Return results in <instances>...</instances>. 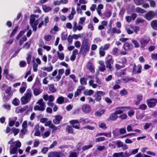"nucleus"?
Segmentation results:
<instances>
[{
	"label": "nucleus",
	"instance_id": "1",
	"mask_svg": "<svg viewBox=\"0 0 157 157\" xmlns=\"http://www.w3.org/2000/svg\"><path fill=\"white\" fill-rule=\"evenodd\" d=\"M90 44L87 39H85L82 42L79 52L81 54L85 56L87 52L90 50Z\"/></svg>",
	"mask_w": 157,
	"mask_h": 157
},
{
	"label": "nucleus",
	"instance_id": "2",
	"mask_svg": "<svg viewBox=\"0 0 157 157\" xmlns=\"http://www.w3.org/2000/svg\"><path fill=\"white\" fill-rule=\"evenodd\" d=\"M105 63L106 67L112 71L113 70L112 65L114 62V60L113 59V56L109 54L107 55L105 59Z\"/></svg>",
	"mask_w": 157,
	"mask_h": 157
},
{
	"label": "nucleus",
	"instance_id": "3",
	"mask_svg": "<svg viewBox=\"0 0 157 157\" xmlns=\"http://www.w3.org/2000/svg\"><path fill=\"white\" fill-rule=\"evenodd\" d=\"M37 103L39 104L40 105V106L37 105H35L34 107V109L35 111L39 110L43 111L45 110V106L44 103V102H43L42 99H40L37 102Z\"/></svg>",
	"mask_w": 157,
	"mask_h": 157
},
{
	"label": "nucleus",
	"instance_id": "4",
	"mask_svg": "<svg viewBox=\"0 0 157 157\" xmlns=\"http://www.w3.org/2000/svg\"><path fill=\"white\" fill-rule=\"evenodd\" d=\"M31 94L30 91L28 92L24 96L22 97L21 99V104L25 105L31 99Z\"/></svg>",
	"mask_w": 157,
	"mask_h": 157
},
{
	"label": "nucleus",
	"instance_id": "5",
	"mask_svg": "<svg viewBox=\"0 0 157 157\" xmlns=\"http://www.w3.org/2000/svg\"><path fill=\"white\" fill-rule=\"evenodd\" d=\"M48 157H66V156L60 151H52L48 153Z\"/></svg>",
	"mask_w": 157,
	"mask_h": 157
},
{
	"label": "nucleus",
	"instance_id": "6",
	"mask_svg": "<svg viewBox=\"0 0 157 157\" xmlns=\"http://www.w3.org/2000/svg\"><path fill=\"white\" fill-rule=\"evenodd\" d=\"M133 68L132 72V75H136V74H140L141 73L142 67L141 65L138 64L137 66L134 63L132 65Z\"/></svg>",
	"mask_w": 157,
	"mask_h": 157
},
{
	"label": "nucleus",
	"instance_id": "7",
	"mask_svg": "<svg viewBox=\"0 0 157 157\" xmlns=\"http://www.w3.org/2000/svg\"><path fill=\"white\" fill-rule=\"evenodd\" d=\"M105 94V93L103 91H98L96 92L94 97L95 98V100L96 101L100 102L102 96H103Z\"/></svg>",
	"mask_w": 157,
	"mask_h": 157
},
{
	"label": "nucleus",
	"instance_id": "8",
	"mask_svg": "<svg viewBox=\"0 0 157 157\" xmlns=\"http://www.w3.org/2000/svg\"><path fill=\"white\" fill-rule=\"evenodd\" d=\"M147 102L149 108H153L156 106L157 103V99L154 98L148 99L147 100Z\"/></svg>",
	"mask_w": 157,
	"mask_h": 157
},
{
	"label": "nucleus",
	"instance_id": "9",
	"mask_svg": "<svg viewBox=\"0 0 157 157\" xmlns=\"http://www.w3.org/2000/svg\"><path fill=\"white\" fill-rule=\"evenodd\" d=\"M150 40L149 37L147 36H144L142 38L140 41V43L141 48H144L149 42Z\"/></svg>",
	"mask_w": 157,
	"mask_h": 157
},
{
	"label": "nucleus",
	"instance_id": "10",
	"mask_svg": "<svg viewBox=\"0 0 157 157\" xmlns=\"http://www.w3.org/2000/svg\"><path fill=\"white\" fill-rule=\"evenodd\" d=\"M82 111L85 113H89L91 110V108L90 105L88 104H85L82 105L81 107Z\"/></svg>",
	"mask_w": 157,
	"mask_h": 157
},
{
	"label": "nucleus",
	"instance_id": "11",
	"mask_svg": "<svg viewBox=\"0 0 157 157\" xmlns=\"http://www.w3.org/2000/svg\"><path fill=\"white\" fill-rule=\"evenodd\" d=\"M70 123L72 125L73 128L79 129L80 128V124L78 121L77 120H72L69 121Z\"/></svg>",
	"mask_w": 157,
	"mask_h": 157
},
{
	"label": "nucleus",
	"instance_id": "12",
	"mask_svg": "<svg viewBox=\"0 0 157 157\" xmlns=\"http://www.w3.org/2000/svg\"><path fill=\"white\" fill-rule=\"evenodd\" d=\"M131 109V107L130 106L129 107H117L116 108V110L115 111V113L117 114H122L123 113V111L121 109Z\"/></svg>",
	"mask_w": 157,
	"mask_h": 157
},
{
	"label": "nucleus",
	"instance_id": "13",
	"mask_svg": "<svg viewBox=\"0 0 157 157\" xmlns=\"http://www.w3.org/2000/svg\"><path fill=\"white\" fill-rule=\"evenodd\" d=\"M153 11H150L145 14L144 17L147 20L150 21L154 18Z\"/></svg>",
	"mask_w": 157,
	"mask_h": 157
},
{
	"label": "nucleus",
	"instance_id": "14",
	"mask_svg": "<svg viewBox=\"0 0 157 157\" xmlns=\"http://www.w3.org/2000/svg\"><path fill=\"white\" fill-rule=\"evenodd\" d=\"M137 17V15L135 13H132L131 16H127L125 17L126 21L128 23L131 22L132 19L134 20Z\"/></svg>",
	"mask_w": 157,
	"mask_h": 157
},
{
	"label": "nucleus",
	"instance_id": "15",
	"mask_svg": "<svg viewBox=\"0 0 157 157\" xmlns=\"http://www.w3.org/2000/svg\"><path fill=\"white\" fill-rule=\"evenodd\" d=\"M55 119L53 120V122L55 124H59L63 118L61 115H57L55 116Z\"/></svg>",
	"mask_w": 157,
	"mask_h": 157
},
{
	"label": "nucleus",
	"instance_id": "16",
	"mask_svg": "<svg viewBox=\"0 0 157 157\" xmlns=\"http://www.w3.org/2000/svg\"><path fill=\"white\" fill-rule=\"evenodd\" d=\"M29 26H28L26 29H24L23 30L21 31L18 33L17 35L16 39L17 40H18L25 33V32L29 29Z\"/></svg>",
	"mask_w": 157,
	"mask_h": 157
},
{
	"label": "nucleus",
	"instance_id": "17",
	"mask_svg": "<svg viewBox=\"0 0 157 157\" xmlns=\"http://www.w3.org/2000/svg\"><path fill=\"white\" fill-rule=\"evenodd\" d=\"M86 67L91 73H94L95 72L94 66L91 62H89L87 63Z\"/></svg>",
	"mask_w": 157,
	"mask_h": 157
},
{
	"label": "nucleus",
	"instance_id": "18",
	"mask_svg": "<svg viewBox=\"0 0 157 157\" xmlns=\"http://www.w3.org/2000/svg\"><path fill=\"white\" fill-rule=\"evenodd\" d=\"M13 146V145H11L10 147V155L13 154H17V148L15 147H12Z\"/></svg>",
	"mask_w": 157,
	"mask_h": 157
},
{
	"label": "nucleus",
	"instance_id": "19",
	"mask_svg": "<svg viewBox=\"0 0 157 157\" xmlns=\"http://www.w3.org/2000/svg\"><path fill=\"white\" fill-rule=\"evenodd\" d=\"M132 44H130L128 43H125L123 45L124 49L125 51H128L132 49Z\"/></svg>",
	"mask_w": 157,
	"mask_h": 157
},
{
	"label": "nucleus",
	"instance_id": "20",
	"mask_svg": "<svg viewBox=\"0 0 157 157\" xmlns=\"http://www.w3.org/2000/svg\"><path fill=\"white\" fill-rule=\"evenodd\" d=\"M151 25L152 28L155 30H157V20H154L151 21Z\"/></svg>",
	"mask_w": 157,
	"mask_h": 157
},
{
	"label": "nucleus",
	"instance_id": "21",
	"mask_svg": "<svg viewBox=\"0 0 157 157\" xmlns=\"http://www.w3.org/2000/svg\"><path fill=\"white\" fill-rule=\"evenodd\" d=\"M118 118V116L115 113H113L110 115L109 119L112 121H115Z\"/></svg>",
	"mask_w": 157,
	"mask_h": 157
},
{
	"label": "nucleus",
	"instance_id": "22",
	"mask_svg": "<svg viewBox=\"0 0 157 157\" xmlns=\"http://www.w3.org/2000/svg\"><path fill=\"white\" fill-rule=\"evenodd\" d=\"M42 7L43 11L45 13H47L52 10V8L47 6L46 4L42 5Z\"/></svg>",
	"mask_w": 157,
	"mask_h": 157
},
{
	"label": "nucleus",
	"instance_id": "23",
	"mask_svg": "<svg viewBox=\"0 0 157 157\" xmlns=\"http://www.w3.org/2000/svg\"><path fill=\"white\" fill-rule=\"evenodd\" d=\"M94 93V90H86L84 91V94L86 96H90L93 94Z\"/></svg>",
	"mask_w": 157,
	"mask_h": 157
},
{
	"label": "nucleus",
	"instance_id": "24",
	"mask_svg": "<svg viewBox=\"0 0 157 157\" xmlns=\"http://www.w3.org/2000/svg\"><path fill=\"white\" fill-rule=\"evenodd\" d=\"M7 94V95H5L3 97L5 102L8 101L10 99L12 95L11 93Z\"/></svg>",
	"mask_w": 157,
	"mask_h": 157
},
{
	"label": "nucleus",
	"instance_id": "25",
	"mask_svg": "<svg viewBox=\"0 0 157 157\" xmlns=\"http://www.w3.org/2000/svg\"><path fill=\"white\" fill-rule=\"evenodd\" d=\"M124 81H125L126 82H127L129 81H131L132 82H137V81L135 78L131 77H127L123 79Z\"/></svg>",
	"mask_w": 157,
	"mask_h": 157
},
{
	"label": "nucleus",
	"instance_id": "26",
	"mask_svg": "<svg viewBox=\"0 0 157 157\" xmlns=\"http://www.w3.org/2000/svg\"><path fill=\"white\" fill-rule=\"evenodd\" d=\"M127 60L126 58L125 57H123L121 58L120 59V60L118 61V62L123 65H124L127 63Z\"/></svg>",
	"mask_w": 157,
	"mask_h": 157
},
{
	"label": "nucleus",
	"instance_id": "27",
	"mask_svg": "<svg viewBox=\"0 0 157 157\" xmlns=\"http://www.w3.org/2000/svg\"><path fill=\"white\" fill-rule=\"evenodd\" d=\"M105 50L103 49V47L101 46L99 49V55L100 57H103L105 56Z\"/></svg>",
	"mask_w": 157,
	"mask_h": 157
},
{
	"label": "nucleus",
	"instance_id": "28",
	"mask_svg": "<svg viewBox=\"0 0 157 157\" xmlns=\"http://www.w3.org/2000/svg\"><path fill=\"white\" fill-rule=\"evenodd\" d=\"M18 28L19 27L18 26H15V28L12 30V32L10 35V38L13 37V36L16 33L17 30L18 29Z\"/></svg>",
	"mask_w": 157,
	"mask_h": 157
},
{
	"label": "nucleus",
	"instance_id": "29",
	"mask_svg": "<svg viewBox=\"0 0 157 157\" xmlns=\"http://www.w3.org/2000/svg\"><path fill=\"white\" fill-rule=\"evenodd\" d=\"M64 100V98L62 96H60L58 98L56 101L59 104H61L63 103Z\"/></svg>",
	"mask_w": 157,
	"mask_h": 157
},
{
	"label": "nucleus",
	"instance_id": "30",
	"mask_svg": "<svg viewBox=\"0 0 157 157\" xmlns=\"http://www.w3.org/2000/svg\"><path fill=\"white\" fill-rule=\"evenodd\" d=\"M136 11L137 13H144L146 12V11L138 7L136 8Z\"/></svg>",
	"mask_w": 157,
	"mask_h": 157
},
{
	"label": "nucleus",
	"instance_id": "31",
	"mask_svg": "<svg viewBox=\"0 0 157 157\" xmlns=\"http://www.w3.org/2000/svg\"><path fill=\"white\" fill-rule=\"evenodd\" d=\"M31 55L32 54L31 52H29L27 54L26 59L28 64H29L30 63L32 57Z\"/></svg>",
	"mask_w": 157,
	"mask_h": 157
},
{
	"label": "nucleus",
	"instance_id": "32",
	"mask_svg": "<svg viewBox=\"0 0 157 157\" xmlns=\"http://www.w3.org/2000/svg\"><path fill=\"white\" fill-rule=\"evenodd\" d=\"M66 129L69 133L72 134L73 133L72 126L67 125L66 127Z\"/></svg>",
	"mask_w": 157,
	"mask_h": 157
},
{
	"label": "nucleus",
	"instance_id": "33",
	"mask_svg": "<svg viewBox=\"0 0 157 157\" xmlns=\"http://www.w3.org/2000/svg\"><path fill=\"white\" fill-rule=\"evenodd\" d=\"M49 90L51 93H55L56 91V90L55 88L54 85L51 84L49 86Z\"/></svg>",
	"mask_w": 157,
	"mask_h": 157
},
{
	"label": "nucleus",
	"instance_id": "34",
	"mask_svg": "<svg viewBox=\"0 0 157 157\" xmlns=\"http://www.w3.org/2000/svg\"><path fill=\"white\" fill-rule=\"evenodd\" d=\"M112 33L113 34L114 33L120 34L121 33V31L120 29H117L115 27H113L112 29Z\"/></svg>",
	"mask_w": 157,
	"mask_h": 157
},
{
	"label": "nucleus",
	"instance_id": "35",
	"mask_svg": "<svg viewBox=\"0 0 157 157\" xmlns=\"http://www.w3.org/2000/svg\"><path fill=\"white\" fill-rule=\"evenodd\" d=\"M87 79L84 77L80 79V82L82 85H86L87 84Z\"/></svg>",
	"mask_w": 157,
	"mask_h": 157
},
{
	"label": "nucleus",
	"instance_id": "36",
	"mask_svg": "<svg viewBox=\"0 0 157 157\" xmlns=\"http://www.w3.org/2000/svg\"><path fill=\"white\" fill-rule=\"evenodd\" d=\"M53 67L51 65L49 67H44L43 68H41L44 71H46L48 72H50L52 71L53 70Z\"/></svg>",
	"mask_w": 157,
	"mask_h": 157
},
{
	"label": "nucleus",
	"instance_id": "37",
	"mask_svg": "<svg viewBox=\"0 0 157 157\" xmlns=\"http://www.w3.org/2000/svg\"><path fill=\"white\" fill-rule=\"evenodd\" d=\"M19 100L17 98H15L13 101L12 104L15 106H17L19 105Z\"/></svg>",
	"mask_w": 157,
	"mask_h": 157
},
{
	"label": "nucleus",
	"instance_id": "38",
	"mask_svg": "<svg viewBox=\"0 0 157 157\" xmlns=\"http://www.w3.org/2000/svg\"><path fill=\"white\" fill-rule=\"evenodd\" d=\"M135 3L137 5H142L144 3V0H134Z\"/></svg>",
	"mask_w": 157,
	"mask_h": 157
},
{
	"label": "nucleus",
	"instance_id": "39",
	"mask_svg": "<svg viewBox=\"0 0 157 157\" xmlns=\"http://www.w3.org/2000/svg\"><path fill=\"white\" fill-rule=\"evenodd\" d=\"M93 147L92 144H90L88 145H85L82 147V149L83 151L86 150Z\"/></svg>",
	"mask_w": 157,
	"mask_h": 157
},
{
	"label": "nucleus",
	"instance_id": "40",
	"mask_svg": "<svg viewBox=\"0 0 157 157\" xmlns=\"http://www.w3.org/2000/svg\"><path fill=\"white\" fill-rule=\"evenodd\" d=\"M31 18L30 19V24L33 23L36 21L35 17L36 15L34 14L31 15L30 16Z\"/></svg>",
	"mask_w": 157,
	"mask_h": 157
},
{
	"label": "nucleus",
	"instance_id": "41",
	"mask_svg": "<svg viewBox=\"0 0 157 157\" xmlns=\"http://www.w3.org/2000/svg\"><path fill=\"white\" fill-rule=\"evenodd\" d=\"M115 144L117 145L118 147L120 148L122 147L123 143L120 140H118L116 141Z\"/></svg>",
	"mask_w": 157,
	"mask_h": 157
},
{
	"label": "nucleus",
	"instance_id": "42",
	"mask_svg": "<svg viewBox=\"0 0 157 157\" xmlns=\"http://www.w3.org/2000/svg\"><path fill=\"white\" fill-rule=\"evenodd\" d=\"M39 127L38 126V127L36 129L34 133V136H40V132L39 130Z\"/></svg>",
	"mask_w": 157,
	"mask_h": 157
},
{
	"label": "nucleus",
	"instance_id": "43",
	"mask_svg": "<svg viewBox=\"0 0 157 157\" xmlns=\"http://www.w3.org/2000/svg\"><path fill=\"white\" fill-rule=\"evenodd\" d=\"M105 112V110L104 109H102L99 111H97L96 112V114L98 116H101Z\"/></svg>",
	"mask_w": 157,
	"mask_h": 157
},
{
	"label": "nucleus",
	"instance_id": "44",
	"mask_svg": "<svg viewBox=\"0 0 157 157\" xmlns=\"http://www.w3.org/2000/svg\"><path fill=\"white\" fill-rule=\"evenodd\" d=\"M12 130L14 134V136H16L17 134L19 132V129L16 128H12Z\"/></svg>",
	"mask_w": 157,
	"mask_h": 157
},
{
	"label": "nucleus",
	"instance_id": "45",
	"mask_svg": "<svg viewBox=\"0 0 157 157\" xmlns=\"http://www.w3.org/2000/svg\"><path fill=\"white\" fill-rule=\"evenodd\" d=\"M31 43L30 41L26 42L23 46V47L25 48L26 49H29L30 48Z\"/></svg>",
	"mask_w": 157,
	"mask_h": 157
},
{
	"label": "nucleus",
	"instance_id": "46",
	"mask_svg": "<svg viewBox=\"0 0 157 157\" xmlns=\"http://www.w3.org/2000/svg\"><path fill=\"white\" fill-rule=\"evenodd\" d=\"M126 70L125 69L121 70L120 71V72L119 73L120 76L123 77L124 75L126 74Z\"/></svg>",
	"mask_w": 157,
	"mask_h": 157
},
{
	"label": "nucleus",
	"instance_id": "47",
	"mask_svg": "<svg viewBox=\"0 0 157 157\" xmlns=\"http://www.w3.org/2000/svg\"><path fill=\"white\" fill-rule=\"evenodd\" d=\"M147 106L144 104H142L140 105L139 106V109L142 110H144L147 109Z\"/></svg>",
	"mask_w": 157,
	"mask_h": 157
},
{
	"label": "nucleus",
	"instance_id": "48",
	"mask_svg": "<svg viewBox=\"0 0 157 157\" xmlns=\"http://www.w3.org/2000/svg\"><path fill=\"white\" fill-rule=\"evenodd\" d=\"M41 92L38 88H35L33 90V93L35 95L37 96L40 94Z\"/></svg>",
	"mask_w": 157,
	"mask_h": 157
},
{
	"label": "nucleus",
	"instance_id": "49",
	"mask_svg": "<svg viewBox=\"0 0 157 157\" xmlns=\"http://www.w3.org/2000/svg\"><path fill=\"white\" fill-rule=\"evenodd\" d=\"M49 149V148L48 147H43L41 149V152L44 154H45L48 151Z\"/></svg>",
	"mask_w": 157,
	"mask_h": 157
},
{
	"label": "nucleus",
	"instance_id": "50",
	"mask_svg": "<svg viewBox=\"0 0 157 157\" xmlns=\"http://www.w3.org/2000/svg\"><path fill=\"white\" fill-rule=\"evenodd\" d=\"M67 34H65V32H63L62 33L61 39L63 40H65L67 39Z\"/></svg>",
	"mask_w": 157,
	"mask_h": 157
},
{
	"label": "nucleus",
	"instance_id": "51",
	"mask_svg": "<svg viewBox=\"0 0 157 157\" xmlns=\"http://www.w3.org/2000/svg\"><path fill=\"white\" fill-rule=\"evenodd\" d=\"M135 112L133 110H130L128 113V115L130 117L133 116L135 114Z\"/></svg>",
	"mask_w": 157,
	"mask_h": 157
},
{
	"label": "nucleus",
	"instance_id": "52",
	"mask_svg": "<svg viewBox=\"0 0 157 157\" xmlns=\"http://www.w3.org/2000/svg\"><path fill=\"white\" fill-rule=\"evenodd\" d=\"M119 117L121 120H124L127 118V116L126 113H123L120 115Z\"/></svg>",
	"mask_w": 157,
	"mask_h": 157
},
{
	"label": "nucleus",
	"instance_id": "53",
	"mask_svg": "<svg viewBox=\"0 0 157 157\" xmlns=\"http://www.w3.org/2000/svg\"><path fill=\"white\" fill-rule=\"evenodd\" d=\"M112 14L111 12L109 10H108L107 11L105 12V16L107 17H110Z\"/></svg>",
	"mask_w": 157,
	"mask_h": 157
},
{
	"label": "nucleus",
	"instance_id": "54",
	"mask_svg": "<svg viewBox=\"0 0 157 157\" xmlns=\"http://www.w3.org/2000/svg\"><path fill=\"white\" fill-rule=\"evenodd\" d=\"M105 140V138L104 137H101L96 138L95 140L96 142L103 141Z\"/></svg>",
	"mask_w": 157,
	"mask_h": 157
},
{
	"label": "nucleus",
	"instance_id": "55",
	"mask_svg": "<svg viewBox=\"0 0 157 157\" xmlns=\"http://www.w3.org/2000/svg\"><path fill=\"white\" fill-rule=\"evenodd\" d=\"M119 51V49L117 48H114L113 49L112 51V54L113 55L117 54Z\"/></svg>",
	"mask_w": 157,
	"mask_h": 157
},
{
	"label": "nucleus",
	"instance_id": "56",
	"mask_svg": "<svg viewBox=\"0 0 157 157\" xmlns=\"http://www.w3.org/2000/svg\"><path fill=\"white\" fill-rule=\"evenodd\" d=\"M81 93V91L80 90L78 89H77L76 91L75 92L74 94V97H76L78 96Z\"/></svg>",
	"mask_w": 157,
	"mask_h": 157
},
{
	"label": "nucleus",
	"instance_id": "57",
	"mask_svg": "<svg viewBox=\"0 0 157 157\" xmlns=\"http://www.w3.org/2000/svg\"><path fill=\"white\" fill-rule=\"evenodd\" d=\"M57 55L59 59L61 60H63L64 58V55L63 53L59 54V52H57Z\"/></svg>",
	"mask_w": 157,
	"mask_h": 157
},
{
	"label": "nucleus",
	"instance_id": "58",
	"mask_svg": "<svg viewBox=\"0 0 157 157\" xmlns=\"http://www.w3.org/2000/svg\"><path fill=\"white\" fill-rule=\"evenodd\" d=\"M15 142L16 143L15 146V147L18 149V148H20L21 147V143L19 140H17Z\"/></svg>",
	"mask_w": 157,
	"mask_h": 157
},
{
	"label": "nucleus",
	"instance_id": "59",
	"mask_svg": "<svg viewBox=\"0 0 157 157\" xmlns=\"http://www.w3.org/2000/svg\"><path fill=\"white\" fill-rule=\"evenodd\" d=\"M57 142L56 141H54L53 143L50 145L49 148L52 149L54 148L57 145Z\"/></svg>",
	"mask_w": 157,
	"mask_h": 157
},
{
	"label": "nucleus",
	"instance_id": "60",
	"mask_svg": "<svg viewBox=\"0 0 157 157\" xmlns=\"http://www.w3.org/2000/svg\"><path fill=\"white\" fill-rule=\"evenodd\" d=\"M128 94L127 92L125 89H124L121 90L120 92V94L121 95H125Z\"/></svg>",
	"mask_w": 157,
	"mask_h": 157
},
{
	"label": "nucleus",
	"instance_id": "61",
	"mask_svg": "<svg viewBox=\"0 0 157 157\" xmlns=\"http://www.w3.org/2000/svg\"><path fill=\"white\" fill-rule=\"evenodd\" d=\"M26 65V63L24 61H21L19 63V66L21 67H23Z\"/></svg>",
	"mask_w": 157,
	"mask_h": 157
},
{
	"label": "nucleus",
	"instance_id": "62",
	"mask_svg": "<svg viewBox=\"0 0 157 157\" xmlns=\"http://www.w3.org/2000/svg\"><path fill=\"white\" fill-rule=\"evenodd\" d=\"M51 38L52 36L50 35H48L46 36H45L44 37V39L48 41H50L51 40Z\"/></svg>",
	"mask_w": 157,
	"mask_h": 157
},
{
	"label": "nucleus",
	"instance_id": "63",
	"mask_svg": "<svg viewBox=\"0 0 157 157\" xmlns=\"http://www.w3.org/2000/svg\"><path fill=\"white\" fill-rule=\"evenodd\" d=\"M47 73L46 72L44 71H41L40 73V74L39 75L40 77L43 78L44 77L47 76Z\"/></svg>",
	"mask_w": 157,
	"mask_h": 157
},
{
	"label": "nucleus",
	"instance_id": "64",
	"mask_svg": "<svg viewBox=\"0 0 157 157\" xmlns=\"http://www.w3.org/2000/svg\"><path fill=\"white\" fill-rule=\"evenodd\" d=\"M78 155L77 153L75 152H71L69 155V157H77Z\"/></svg>",
	"mask_w": 157,
	"mask_h": 157
}]
</instances>
